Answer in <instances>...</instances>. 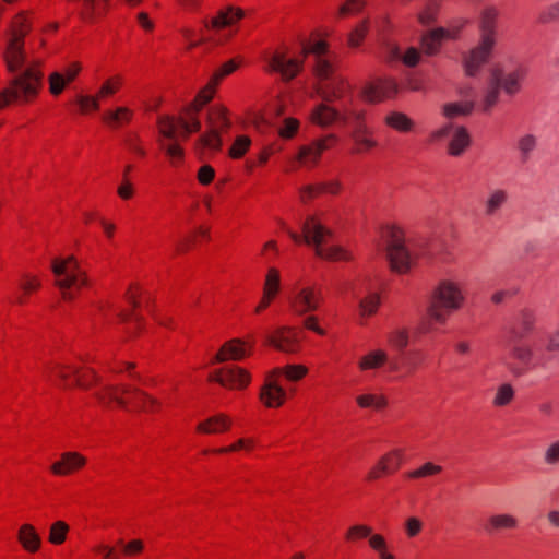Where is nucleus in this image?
<instances>
[{"label":"nucleus","instance_id":"3c124183","mask_svg":"<svg viewBox=\"0 0 559 559\" xmlns=\"http://www.w3.org/2000/svg\"><path fill=\"white\" fill-rule=\"evenodd\" d=\"M385 124L397 132H408L413 129L414 122L403 112L393 111L385 117Z\"/></svg>","mask_w":559,"mask_h":559},{"label":"nucleus","instance_id":"09e8293b","mask_svg":"<svg viewBox=\"0 0 559 559\" xmlns=\"http://www.w3.org/2000/svg\"><path fill=\"white\" fill-rule=\"evenodd\" d=\"M442 467L433 462H426L423 465L405 473V478L409 480L429 478L439 475Z\"/></svg>","mask_w":559,"mask_h":559},{"label":"nucleus","instance_id":"b1692460","mask_svg":"<svg viewBox=\"0 0 559 559\" xmlns=\"http://www.w3.org/2000/svg\"><path fill=\"white\" fill-rule=\"evenodd\" d=\"M78 367L68 359H57L46 366L49 377L58 379L63 388L75 386Z\"/></svg>","mask_w":559,"mask_h":559},{"label":"nucleus","instance_id":"c85d7f7f","mask_svg":"<svg viewBox=\"0 0 559 559\" xmlns=\"http://www.w3.org/2000/svg\"><path fill=\"white\" fill-rule=\"evenodd\" d=\"M389 361L386 350L382 348H374L368 350L357 359V369L361 373L377 372L382 369Z\"/></svg>","mask_w":559,"mask_h":559},{"label":"nucleus","instance_id":"473e14b6","mask_svg":"<svg viewBox=\"0 0 559 559\" xmlns=\"http://www.w3.org/2000/svg\"><path fill=\"white\" fill-rule=\"evenodd\" d=\"M134 110L128 106H117L103 114V122L110 129H120L132 122Z\"/></svg>","mask_w":559,"mask_h":559},{"label":"nucleus","instance_id":"79ce46f5","mask_svg":"<svg viewBox=\"0 0 559 559\" xmlns=\"http://www.w3.org/2000/svg\"><path fill=\"white\" fill-rule=\"evenodd\" d=\"M519 521L512 514L500 513L488 518L486 528L490 532H499L506 530H514L518 527Z\"/></svg>","mask_w":559,"mask_h":559},{"label":"nucleus","instance_id":"774afa93","mask_svg":"<svg viewBox=\"0 0 559 559\" xmlns=\"http://www.w3.org/2000/svg\"><path fill=\"white\" fill-rule=\"evenodd\" d=\"M524 78V71L522 69H518L514 72H511L507 75L504 81L502 82V87L506 92L512 94L519 91L520 82Z\"/></svg>","mask_w":559,"mask_h":559},{"label":"nucleus","instance_id":"f704fd0d","mask_svg":"<svg viewBox=\"0 0 559 559\" xmlns=\"http://www.w3.org/2000/svg\"><path fill=\"white\" fill-rule=\"evenodd\" d=\"M126 85V76L122 73H114L107 76L99 85L96 94L102 102L108 100L119 94Z\"/></svg>","mask_w":559,"mask_h":559},{"label":"nucleus","instance_id":"680f3d73","mask_svg":"<svg viewBox=\"0 0 559 559\" xmlns=\"http://www.w3.org/2000/svg\"><path fill=\"white\" fill-rule=\"evenodd\" d=\"M207 240L210 238V228L206 226H199L186 240L178 246V251L185 252L190 249L191 245L198 239Z\"/></svg>","mask_w":559,"mask_h":559},{"label":"nucleus","instance_id":"6e6d98bb","mask_svg":"<svg viewBox=\"0 0 559 559\" xmlns=\"http://www.w3.org/2000/svg\"><path fill=\"white\" fill-rule=\"evenodd\" d=\"M440 10L438 0H429L418 13V22L423 25H429L437 20Z\"/></svg>","mask_w":559,"mask_h":559},{"label":"nucleus","instance_id":"13d9d810","mask_svg":"<svg viewBox=\"0 0 559 559\" xmlns=\"http://www.w3.org/2000/svg\"><path fill=\"white\" fill-rule=\"evenodd\" d=\"M251 146V140L247 135H238L228 152V155L233 159H240L246 155Z\"/></svg>","mask_w":559,"mask_h":559},{"label":"nucleus","instance_id":"4468645a","mask_svg":"<svg viewBox=\"0 0 559 559\" xmlns=\"http://www.w3.org/2000/svg\"><path fill=\"white\" fill-rule=\"evenodd\" d=\"M468 21L459 19L453 21L447 27H437L421 37V48L426 55H436L439 52L442 44L448 40H455L467 25Z\"/></svg>","mask_w":559,"mask_h":559},{"label":"nucleus","instance_id":"9b49d317","mask_svg":"<svg viewBox=\"0 0 559 559\" xmlns=\"http://www.w3.org/2000/svg\"><path fill=\"white\" fill-rule=\"evenodd\" d=\"M304 60L300 53L295 55L286 46L278 47L266 60L265 71L277 73L282 80L290 81L302 70Z\"/></svg>","mask_w":559,"mask_h":559},{"label":"nucleus","instance_id":"49530a36","mask_svg":"<svg viewBox=\"0 0 559 559\" xmlns=\"http://www.w3.org/2000/svg\"><path fill=\"white\" fill-rule=\"evenodd\" d=\"M381 305V295L377 292L367 294L359 304V316L362 319H368L374 316Z\"/></svg>","mask_w":559,"mask_h":559},{"label":"nucleus","instance_id":"f257e3e1","mask_svg":"<svg viewBox=\"0 0 559 559\" xmlns=\"http://www.w3.org/2000/svg\"><path fill=\"white\" fill-rule=\"evenodd\" d=\"M218 84L211 78L207 83L197 93L193 100L185 106L178 116L160 115L157 117V132L163 136L190 138L191 134L201 130L200 114L204 107L214 98Z\"/></svg>","mask_w":559,"mask_h":559},{"label":"nucleus","instance_id":"ddd939ff","mask_svg":"<svg viewBox=\"0 0 559 559\" xmlns=\"http://www.w3.org/2000/svg\"><path fill=\"white\" fill-rule=\"evenodd\" d=\"M338 136L334 133L314 139L298 148L294 160L301 168L312 169L319 165L323 153L334 148L338 144Z\"/></svg>","mask_w":559,"mask_h":559},{"label":"nucleus","instance_id":"603ef678","mask_svg":"<svg viewBox=\"0 0 559 559\" xmlns=\"http://www.w3.org/2000/svg\"><path fill=\"white\" fill-rule=\"evenodd\" d=\"M356 403L360 408L380 411L386 406L388 401L380 393H364L356 397Z\"/></svg>","mask_w":559,"mask_h":559},{"label":"nucleus","instance_id":"bb28decb","mask_svg":"<svg viewBox=\"0 0 559 559\" xmlns=\"http://www.w3.org/2000/svg\"><path fill=\"white\" fill-rule=\"evenodd\" d=\"M309 121L320 128H328L341 121L345 123L346 119L335 108L329 106L328 104L321 103L311 110L309 115Z\"/></svg>","mask_w":559,"mask_h":559},{"label":"nucleus","instance_id":"1a4fd4ad","mask_svg":"<svg viewBox=\"0 0 559 559\" xmlns=\"http://www.w3.org/2000/svg\"><path fill=\"white\" fill-rule=\"evenodd\" d=\"M465 297L459 283L442 280L431 294L427 316L430 320L444 323L451 313L462 308Z\"/></svg>","mask_w":559,"mask_h":559},{"label":"nucleus","instance_id":"c9c22d12","mask_svg":"<svg viewBox=\"0 0 559 559\" xmlns=\"http://www.w3.org/2000/svg\"><path fill=\"white\" fill-rule=\"evenodd\" d=\"M207 126L224 133L227 132L231 127L227 107L222 104L213 105L207 112Z\"/></svg>","mask_w":559,"mask_h":559},{"label":"nucleus","instance_id":"bf43d9fd","mask_svg":"<svg viewBox=\"0 0 559 559\" xmlns=\"http://www.w3.org/2000/svg\"><path fill=\"white\" fill-rule=\"evenodd\" d=\"M69 85L59 71H53L48 75V90L53 97L61 95Z\"/></svg>","mask_w":559,"mask_h":559},{"label":"nucleus","instance_id":"052dcab7","mask_svg":"<svg viewBox=\"0 0 559 559\" xmlns=\"http://www.w3.org/2000/svg\"><path fill=\"white\" fill-rule=\"evenodd\" d=\"M98 377L94 369L92 368H79L78 374L75 378V386L82 389H88L93 384L97 383Z\"/></svg>","mask_w":559,"mask_h":559},{"label":"nucleus","instance_id":"e433bc0d","mask_svg":"<svg viewBox=\"0 0 559 559\" xmlns=\"http://www.w3.org/2000/svg\"><path fill=\"white\" fill-rule=\"evenodd\" d=\"M278 380L283 377L288 382H299L307 377L309 369L302 364H287L270 370Z\"/></svg>","mask_w":559,"mask_h":559},{"label":"nucleus","instance_id":"393cba45","mask_svg":"<svg viewBox=\"0 0 559 559\" xmlns=\"http://www.w3.org/2000/svg\"><path fill=\"white\" fill-rule=\"evenodd\" d=\"M112 0H67L78 9L79 15L85 22L102 17L109 9Z\"/></svg>","mask_w":559,"mask_h":559},{"label":"nucleus","instance_id":"e2e57ef3","mask_svg":"<svg viewBox=\"0 0 559 559\" xmlns=\"http://www.w3.org/2000/svg\"><path fill=\"white\" fill-rule=\"evenodd\" d=\"M388 344L394 349H404L408 344V332L405 329L392 331L388 335Z\"/></svg>","mask_w":559,"mask_h":559},{"label":"nucleus","instance_id":"4d7b16f0","mask_svg":"<svg viewBox=\"0 0 559 559\" xmlns=\"http://www.w3.org/2000/svg\"><path fill=\"white\" fill-rule=\"evenodd\" d=\"M425 528L424 521L415 515L407 516L403 522V531L408 539L418 537Z\"/></svg>","mask_w":559,"mask_h":559},{"label":"nucleus","instance_id":"2f4dec72","mask_svg":"<svg viewBox=\"0 0 559 559\" xmlns=\"http://www.w3.org/2000/svg\"><path fill=\"white\" fill-rule=\"evenodd\" d=\"M189 138H182L180 135L175 138L163 136L158 132V144L165 152V155L169 159V163L174 167H179L185 158V151L180 145L181 141H187Z\"/></svg>","mask_w":559,"mask_h":559},{"label":"nucleus","instance_id":"412c9836","mask_svg":"<svg viewBox=\"0 0 559 559\" xmlns=\"http://www.w3.org/2000/svg\"><path fill=\"white\" fill-rule=\"evenodd\" d=\"M87 464V459L78 451L62 452L49 466V472L56 477H69L81 472Z\"/></svg>","mask_w":559,"mask_h":559},{"label":"nucleus","instance_id":"a211bd4d","mask_svg":"<svg viewBox=\"0 0 559 559\" xmlns=\"http://www.w3.org/2000/svg\"><path fill=\"white\" fill-rule=\"evenodd\" d=\"M323 294L320 285L309 284L300 287L293 296L290 307L297 314H306L320 309Z\"/></svg>","mask_w":559,"mask_h":559},{"label":"nucleus","instance_id":"2eb2a0df","mask_svg":"<svg viewBox=\"0 0 559 559\" xmlns=\"http://www.w3.org/2000/svg\"><path fill=\"white\" fill-rule=\"evenodd\" d=\"M138 393H142V391L126 386L107 385L98 392V400L102 404L109 407L136 411V400L134 396Z\"/></svg>","mask_w":559,"mask_h":559},{"label":"nucleus","instance_id":"8fccbe9b","mask_svg":"<svg viewBox=\"0 0 559 559\" xmlns=\"http://www.w3.org/2000/svg\"><path fill=\"white\" fill-rule=\"evenodd\" d=\"M136 402V411L147 413V414H157L163 408V403L142 391V393H138L135 396Z\"/></svg>","mask_w":559,"mask_h":559},{"label":"nucleus","instance_id":"0eeeda50","mask_svg":"<svg viewBox=\"0 0 559 559\" xmlns=\"http://www.w3.org/2000/svg\"><path fill=\"white\" fill-rule=\"evenodd\" d=\"M383 237L386 240L385 252L391 270L397 274H407L417 265L419 254L406 243L404 229L394 224L386 225Z\"/></svg>","mask_w":559,"mask_h":559},{"label":"nucleus","instance_id":"f3484780","mask_svg":"<svg viewBox=\"0 0 559 559\" xmlns=\"http://www.w3.org/2000/svg\"><path fill=\"white\" fill-rule=\"evenodd\" d=\"M302 341V332L294 326H280L266 337L267 345L286 354L298 353L301 348Z\"/></svg>","mask_w":559,"mask_h":559},{"label":"nucleus","instance_id":"c756f323","mask_svg":"<svg viewBox=\"0 0 559 559\" xmlns=\"http://www.w3.org/2000/svg\"><path fill=\"white\" fill-rule=\"evenodd\" d=\"M451 134V140L449 143V153L451 155H460L468 145H469V135L463 127H447L439 131H437L433 136L442 138Z\"/></svg>","mask_w":559,"mask_h":559},{"label":"nucleus","instance_id":"f03ea898","mask_svg":"<svg viewBox=\"0 0 559 559\" xmlns=\"http://www.w3.org/2000/svg\"><path fill=\"white\" fill-rule=\"evenodd\" d=\"M45 60L40 57H33L24 69L16 73L8 86L0 91V109L12 104L28 105L34 103L43 90Z\"/></svg>","mask_w":559,"mask_h":559},{"label":"nucleus","instance_id":"4be33fe9","mask_svg":"<svg viewBox=\"0 0 559 559\" xmlns=\"http://www.w3.org/2000/svg\"><path fill=\"white\" fill-rule=\"evenodd\" d=\"M233 425V418L228 414L219 412L199 421L195 432L202 436L224 435L231 430Z\"/></svg>","mask_w":559,"mask_h":559},{"label":"nucleus","instance_id":"58836bf2","mask_svg":"<svg viewBox=\"0 0 559 559\" xmlns=\"http://www.w3.org/2000/svg\"><path fill=\"white\" fill-rule=\"evenodd\" d=\"M255 449V440L250 437L239 438L235 442L226 447H221L204 451L205 454L212 453L216 455L231 454L238 452H251Z\"/></svg>","mask_w":559,"mask_h":559},{"label":"nucleus","instance_id":"a19ab883","mask_svg":"<svg viewBox=\"0 0 559 559\" xmlns=\"http://www.w3.org/2000/svg\"><path fill=\"white\" fill-rule=\"evenodd\" d=\"M70 530V525L64 520L53 521L48 528V543L53 546L63 545L68 539Z\"/></svg>","mask_w":559,"mask_h":559},{"label":"nucleus","instance_id":"ea45409f","mask_svg":"<svg viewBox=\"0 0 559 559\" xmlns=\"http://www.w3.org/2000/svg\"><path fill=\"white\" fill-rule=\"evenodd\" d=\"M379 460L391 475L397 473L406 462V451L403 448H394L383 453Z\"/></svg>","mask_w":559,"mask_h":559},{"label":"nucleus","instance_id":"7c9ffc66","mask_svg":"<svg viewBox=\"0 0 559 559\" xmlns=\"http://www.w3.org/2000/svg\"><path fill=\"white\" fill-rule=\"evenodd\" d=\"M349 90L346 80L338 78L330 82H319L316 85V93L325 102L332 103L344 97Z\"/></svg>","mask_w":559,"mask_h":559},{"label":"nucleus","instance_id":"72a5a7b5","mask_svg":"<svg viewBox=\"0 0 559 559\" xmlns=\"http://www.w3.org/2000/svg\"><path fill=\"white\" fill-rule=\"evenodd\" d=\"M352 140L354 142V154L369 153L378 145L377 140L373 138L372 131L364 124H359L355 128L352 133Z\"/></svg>","mask_w":559,"mask_h":559},{"label":"nucleus","instance_id":"423d86ee","mask_svg":"<svg viewBox=\"0 0 559 559\" xmlns=\"http://www.w3.org/2000/svg\"><path fill=\"white\" fill-rule=\"evenodd\" d=\"M499 11L495 7H486L478 17L479 43L463 57L465 73L473 76L490 59L497 43V23Z\"/></svg>","mask_w":559,"mask_h":559},{"label":"nucleus","instance_id":"a18cd8bd","mask_svg":"<svg viewBox=\"0 0 559 559\" xmlns=\"http://www.w3.org/2000/svg\"><path fill=\"white\" fill-rule=\"evenodd\" d=\"M100 103L102 100L96 93L93 95L79 94L75 97V105L78 106V111L82 116H87L97 112L100 109Z\"/></svg>","mask_w":559,"mask_h":559},{"label":"nucleus","instance_id":"6e6552de","mask_svg":"<svg viewBox=\"0 0 559 559\" xmlns=\"http://www.w3.org/2000/svg\"><path fill=\"white\" fill-rule=\"evenodd\" d=\"M243 8L235 4L221 7L215 13L204 20V29L210 34V39L216 45H225L240 31V24L246 19Z\"/></svg>","mask_w":559,"mask_h":559},{"label":"nucleus","instance_id":"338daca9","mask_svg":"<svg viewBox=\"0 0 559 559\" xmlns=\"http://www.w3.org/2000/svg\"><path fill=\"white\" fill-rule=\"evenodd\" d=\"M83 69L84 66L81 61L73 60L70 61L60 72L61 75L66 79V81L69 82V84H71L74 81H76V79L82 73Z\"/></svg>","mask_w":559,"mask_h":559},{"label":"nucleus","instance_id":"a878e982","mask_svg":"<svg viewBox=\"0 0 559 559\" xmlns=\"http://www.w3.org/2000/svg\"><path fill=\"white\" fill-rule=\"evenodd\" d=\"M16 540L21 548L31 555L37 554L43 546L41 536L32 523H23L19 526L16 531Z\"/></svg>","mask_w":559,"mask_h":559},{"label":"nucleus","instance_id":"6ab92c4d","mask_svg":"<svg viewBox=\"0 0 559 559\" xmlns=\"http://www.w3.org/2000/svg\"><path fill=\"white\" fill-rule=\"evenodd\" d=\"M258 399L265 408L278 409L287 403L288 394L278 379L269 371L259 390Z\"/></svg>","mask_w":559,"mask_h":559},{"label":"nucleus","instance_id":"f8f14e48","mask_svg":"<svg viewBox=\"0 0 559 559\" xmlns=\"http://www.w3.org/2000/svg\"><path fill=\"white\" fill-rule=\"evenodd\" d=\"M207 381L228 391H245L252 383V374L241 366L228 365L210 371Z\"/></svg>","mask_w":559,"mask_h":559},{"label":"nucleus","instance_id":"9d476101","mask_svg":"<svg viewBox=\"0 0 559 559\" xmlns=\"http://www.w3.org/2000/svg\"><path fill=\"white\" fill-rule=\"evenodd\" d=\"M421 86L417 80H408L406 83H399L393 78L377 79L367 83L361 92L362 99L368 103H382L394 98L404 90L417 91Z\"/></svg>","mask_w":559,"mask_h":559},{"label":"nucleus","instance_id":"39448f33","mask_svg":"<svg viewBox=\"0 0 559 559\" xmlns=\"http://www.w3.org/2000/svg\"><path fill=\"white\" fill-rule=\"evenodd\" d=\"M33 29V12L21 10L10 20L2 51V60L8 72L20 70L27 61L25 38Z\"/></svg>","mask_w":559,"mask_h":559},{"label":"nucleus","instance_id":"cd10ccee","mask_svg":"<svg viewBox=\"0 0 559 559\" xmlns=\"http://www.w3.org/2000/svg\"><path fill=\"white\" fill-rule=\"evenodd\" d=\"M43 287L41 274L39 272L24 271L19 280V288L21 290L17 296V304L25 305L28 299L38 293Z\"/></svg>","mask_w":559,"mask_h":559},{"label":"nucleus","instance_id":"c03bdc74","mask_svg":"<svg viewBox=\"0 0 559 559\" xmlns=\"http://www.w3.org/2000/svg\"><path fill=\"white\" fill-rule=\"evenodd\" d=\"M328 51V44L324 39H319L312 35L309 39L301 43L300 56L305 61L308 55H314L317 59L323 58Z\"/></svg>","mask_w":559,"mask_h":559},{"label":"nucleus","instance_id":"5fc2aeb1","mask_svg":"<svg viewBox=\"0 0 559 559\" xmlns=\"http://www.w3.org/2000/svg\"><path fill=\"white\" fill-rule=\"evenodd\" d=\"M300 128V121L294 117L285 118L277 128V134L283 140L294 139Z\"/></svg>","mask_w":559,"mask_h":559},{"label":"nucleus","instance_id":"69168bd1","mask_svg":"<svg viewBox=\"0 0 559 559\" xmlns=\"http://www.w3.org/2000/svg\"><path fill=\"white\" fill-rule=\"evenodd\" d=\"M391 476L386 467L378 459L377 462L368 469L365 475L366 483H374L384 477Z\"/></svg>","mask_w":559,"mask_h":559},{"label":"nucleus","instance_id":"aec40b11","mask_svg":"<svg viewBox=\"0 0 559 559\" xmlns=\"http://www.w3.org/2000/svg\"><path fill=\"white\" fill-rule=\"evenodd\" d=\"M281 292L282 272L277 266L271 265L265 271L262 284V295L254 307V313H263L275 301Z\"/></svg>","mask_w":559,"mask_h":559},{"label":"nucleus","instance_id":"20e7f679","mask_svg":"<svg viewBox=\"0 0 559 559\" xmlns=\"http://www.w3.org/2000/svg\"><path fill=\"white\" fill-rule=\"evenodd\" d=\"M55 285L63 301H74L93 286L86 269L72 254L57 257L51 262Z\"/></svg>","mask_w":559,"mask_h":559},{"label":"nucleus","instance_id":"dca6fc26","mask_svg":"<svg viewBox=\"0 0 559 559\" xmlns=\"http://www.w3.org/2000/svg\"><path fill=\"white\" fill-rule=\"evenodd\" d=\"M255 341L252 335L246 338L226 341L213 358V362L241 361L253 354Z\"/></svg>","mask_w":559,"mask_h":559},{"label":"nucleus","instance_id":"7ed1b4c3","mask_svg":"<svg viewBox=\"0 0 559 559\" xmlns=\"http://www.w3.org/2000/svg\"><path fill=\"white\" fill-rule=\"evenodd\" d=\"M285 231L296 245L306 243L313 246L317 257L331 262H347L353 260V251L341 245L326 246V241L332 237V231L325 227L317 215H309L301 225V233L290 227H285Z\"/></svg>","mask_w":559,"mask_h":559},{"label":"nucleus","instance_id":"864d4df0","mask_svg":"<svg viewBox=\"0 0 559 559\" xmlns=\"http://www.w3.org/2000/svg\"><path fill=\"white\" fill-rule=\"evenodd\" d=\"M222 131H218L216 129L209 128L199 139L200 144L213 152H217L221 150L223 145L222 141Z\"/></svg>","mask_w":559,"mask_h":559},{"label":"nucleus","instance_id":"de8ad7c7","mask_svg":"<svg viewBox=\"0 0 559 559\" xmlns=\"http://www.w3.org/2000/svg\"><path fill=\"white\" fill-rule=\"evenodd\" d=\"M243 63V58L240 56H237L235 58H231L224 62L222 66H219L214 73L211 75V79L221 85L223 80L229 75H231L234 72H236Z\"/></svg>","mask_w":559,"mask_h":559},{"label":"nucleus","instance_id":"5701e85b","mask_svg":"<svg viewBox=\"0 0 559 559\" xmlns=\"http://www.w3.org/2000/svg\"><path fill=\"white\" fill-rule=\"evenodd\" d=\"M143 287L139 283L129 285L126 292L127 301L133 307V311L129 316L120 314L122 321H128L134 336L141 335L145 331V322L134 311L140 306V298Z\"/></svg>","mask_w":559,"mask_h":559},{"label":"nucleus","instance_id":"37998d69","mask_svg":"<svg viewBox=\"0 0 559 559\" xmlns=\"http://www.w3.org/2000/svg\"><path fill=\"white\" fill-rule=\"evenodd\" d=\"M373 533L374 531L372 526L365 523H356L347 527L344 533V539L349 544H357L365 539L369 542L370 536H372Z\"/></svg>","mask_w":559,"mask_h":559},{"label":"nucleus","instance_id":"4c0bfd02","mask_svg":"<svg viewBox=\"0 0 559 559\" xmlns=\"http://www.w3.org/2000/svg\"><path fill=\"white\" fill-rule=\"evenodd\" d=\"M368 547L378 559H397L393 547L390 545L388 538L381 533L374 532L372 536H370Z\"/></svg>","mask_w":559,"mask_h":559},{"label":"nucleus","instance_id":"0e129e2a","mask_svg":"<svg viewBox=\"0 0 559 559\" xmlns=\"http://www.w3.org/2000/svg\"><path fill=\"white\" fill-rule=\"evenodd\" d=\"M472 109H473V104L468 103V102L451 103V104H447L443 107V114L448 118H453L456 116L467 115L472 111Z\"/></svg>","mask_w":559,"mask_h":559}]
</instances>
